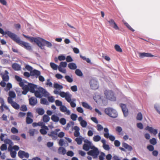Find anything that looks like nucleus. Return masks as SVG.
<instances>
[{
    "label": "nucleus",
    "mask_w": 160,
    "mask_h": 160,
    "mask_svg": "<svg viewBox=\"0 0 160 160\" xmlns=\"http://www.w3.org/2000/svg\"><path fill=\"white\" fill-rule=\"evenodd\" d=\"M13 39V41L21 46H24L26 49L29 50L31 49V46L29 45V43L21 41L19 38L17 37V35H16L15 37Z\"/></svg>",
    "instance_id": "obj_4"
},
{
    "label": "nucleus",
    "mask_w": 160,
    "mask_h": 160,
    "mask_svg": "<svg viewBox=\"0 0 160 160\" xmlns=\"http://www.w3.org/2000/svg\"><path fill=\"white\" fill-rule=\"evenodd\" d=\"M74 123L73 122L71 121L69 123H68L67 124L66 126L64 128L66 130H68L71 127V125L73 126L74 125Z\"/></svg>",
    "instance_id": "obj_31"
},
{
    "label": "nucleus",
    "mask_w": 160,
    "mask_h": 160,
    "mask_svg": "<svg viewBox=\"0 0 160 160\" xmlns=\"http://www.w3.org/2000/svg\"><path fill=\"white\" fill-rule=\"evenodd\" d=\"M18 155L21 158H22L24 157L28 158L29 157V154L28 153L26 152L25 151L22 150H20L18 152Z\"/></svg>",
    "instance_id": "obj_11"
},
{
    "label": "nucleus",
    "mask_w": 160,
    "mask_h": 160,
    "mask_svg": "<svg viewBox=\"0 0 160 160\" xmlns=\"http://www.w3.org/2000/svg\"><path fill=\"white\" fill-rule=\"evenodd\" d=\"M114 48L117 51L120 52H122V50L119 45L116 44L114 46Z\"/></svg>",
    "instance_id": "obj_40"
},
{
    "label": "nucleus",
    "mask_w": 160,
    "mask_h": 160,
    "mask_svg": "<svg viewBox=\"0 0 160 160\" xmlns=\"http://www.w3.org/2000/svg\"><path fill=\"white\" fill-rule=\"evenodd\" d=\"M67 81L69 82H73V79L68 75H66L65 77Z\"/></svg>",
    "instance_id": "obj_42"
},
{
    "label": "nucleus",
    "mask_w": 160,
    "mask_h": 160,
    "mask_svg": "<svg viewBox=\"0 0 160 160\" xmlns=\"http://www.w3.org/2000/svg\"><path fill=\"white\" fill-rule=\"evenodd\" d=\"M104 131L105 132V133L104 134V136L105 138H109L110 140L112 141H114L115 140V138L114 136L112 135H109V130L108 128H104Z\"/></svg>",
    "instance_id": "obj_9"
},
{
    "label": "nucleus",
    "mask_w": 160,
    "mask_h": 160,
    "mask_svg": "<svg viewBox=\"0 0 160 160\" xmlns=\"http://www.w3.org/2000/svg\"><path fill=\"white\" fill-rule=\"evenodd\" d=\"M20 110L24 112L27 111V108L25 105H23L21 106Z\"/></svg>",
    "instance_id": "obj_62"
},
{
    "label": "nucleus",
    "mask_w": 160,
    "mask_h": 160,
    "mask_svg": "<svg viewBox=\"0 0 160 160\" xmlns=\"http://www.w3.org/2000/svg\"><path fill=\"white\" fill-rule=\"evenodd\" d=\"M142 116L141 112H139L137 116V119L138 120H142Z\"/></svg>",
    "instance_id": "obj_50"
},
{
    "label": "nucleus",
    "mask_w": 160,
    "mask_h": 160,
    "mask_svg": "<svg viewBox=\"0 0 160 160\" xmlns=\"http://www.w3.org/2000/svg\"><path fill=\"white\" fill-rule=\"evenodd\" d=\"M4 142L6 144H12V142L11 141V140L8 138L5 139L4 140Z\"/></svg>",
    "instance_id": "obj_60"
},
{
    "label": "nucleus",
    "mask_w": 160,
    "mask_h": 160,
    "mask_svg": "<svg viewBox=\"0 0 160 160\" xmlns=\"http://www.w3.org/2000/svg\"><path fill=\"white\" fill-rule=\"evenodd\" d=\"M66 60L68 62H70L73 61V59L70 56H68L66 57Z\"/></svg>",
    "instance_id": "obj_59"
},
{
    "label": "nucleus",
    "mask_w": 160,
    "mask_h": 160,
    "mask_svg": "<svg viewBox=\"0 0 160 160\" xmlns=\"http://www.w3.org/2000/svg\"><path fill=\"white\" fill-rule=\"evenodd\" d=\"M33 121V119L31 118L30 117H27L26 118V122L27 124H31L32 123Z\"/></svg>",
    "instance_id": "obj_52"
},
{
    "label": "nucleus",
    "mask_w": 160,
    "mask_h": 160,
    "mask_svg": "<svg viewBox=\"0 0 160 160\" xmlns=\"http://www.w3.org/2000/svg\"><path fill=\"white\" fill-rule=\"evenodd\" d=\"M11 138L14 141H19L20 140V138L18 136L15 135H12L11 136Z\"/></svg>",
    "instance_id": "obj_38"
},
{
    "label": "nucleus",
    "mask_w": 160,
    "mask_h": 160,
    "mask_svg": "<svg viewBox=\"0 0 160 160\" xmlns=\"http://www.w3.org/2000/svg\"><path fill=\"white\" fill-rule=\"evenodd\" d=\"M120 107L122 108L123 115L125 117H127L128 114V110L126 108V106L124 104H120Z\"/></svg>",
    "instance_id": "obj_12"
},
{
    "label": "nucleus",
    "mask_w": 160,
    "mask_h": 160,
    "mask_svg": "<svg viewBox=\"0 0 160 160\" xmlns=\"http://www.w3.org/2000/svg\"><path fill=\"white\" fill-rule=\"evenodd\" d=\"M54 87L55 88L58 89L59 90L63 88V87L60 84L57 83H55L54 84Z\"/></svg>",
    "instance_id": "obj_33"
},
{
    "label": "nucleus",
    "mask_w": 160,
    "mask_h": 160,
    "mask_svg": "<svg viewBox=\"0 0 160 160\" xmlns=\"http://www.w3.org/2000/svg\"><path fill=\"white\" fill-rule=\"evenodd\" d=\"M92 139L93 141L94 142H98L101 140V137L100 136L98 135H97L94 136Z\"/></svg>",
    "instance_id": "obj_35"
},
{
    "label": "nucleus",
    "mask_w": 160,
    "mask_h": 160,
    "mask_svg": "<svg viewBox=\"0 0 160 160\" xmlns=\"http://www.w3.org/2000/svg\"><path fill=\"white\" fill-rule=\"evenodd\" d=\"M97 129L98 131H100L102 130L103 129V128L101 125L100 124H98L97 125Z\"/></svg>",
    "instance_id": "obj_57"
},
{
    "label": "nucleus",
    "mask_w": 160,
    "mask_h": 160,
    "mask_svg": "<svg viewBox=\"0 0 160 160\" xmlns=\"http://www.w3.org/2000/svg\"><path fill=\"white\" fill-rule=\"evenodd\" d=\"M42 128L40 129V132L42 135H45L47 133V131L49 129L48 127L45 126L41 128Z\"/></svg>",
    "instance_id": "obj_22"
},
{
    "label": "nucleus",
    "mask_w": 160,
    "mask_h": 160,
    "mask_svg": "<svg viewBox=\"0 0 160 160\" xmlns=\"http://www.w3.org/2000/svg\"><path fill=\"white\" fill-rule=\"evenodd\" d=\"M122 145V147L129 151H131L132 150V148L131 146L128 145L125 142H123Z\"/></svg>",
    "instance_id": "obj_24"
},
{
    "label": "nucleus",
    "mask_w": 160,
    "mask_h": 160,
    "mask_svg": "<svg viewBox=\"0 0 160 160\" xmlns=\"http://www.w3.org/2000/svg\"><path fill=\"white\" fill-rule=\"evenodd\" d=\"M85 143L83 144V149L86 151H88L92 146H94L92 145L91 142L88 140H85L84 141Z\"/></svg>",
    "instance_id": "obj_7"
},
{
    "label": "nucleus",
    "mask_w": 160,
    "mask_h": 160,
    "mask_svg": "<svg viewBox=\"0 0 160 160\" xmlns=\"http://www.w3.org/2000/svg\"><path fill=\"white\" fill-rule=\"evenodd\" d=\"M60 123L62 125H65L66 123V119L64 118H62L60 120L59 119Z\"/></svg>",
    "instance_id": "obj_44"
},
{
    "label": "nucleus",
    "mask_w": 160,
    "mask_h": 160,
    "mask_svg": "<svg viewBox=\"0 0 160 160\" xmlns=\"http://www.w3.org/2000/svg\"><path fill=\"white\" fill-rule=\"evenodd\" d=\"M69 92H60L59 95L62 98H65V97H66L67 95L68 94Z\"/></svg>",
    "instance_id": "obj_41"
},
{
    "label": "nucleus",
    "mask_w": 160,
    "mask_h": 160,
    "mask_svg": "<svg viewBox=\"0 0 160 160\" xmlns=\"http://www.w3.org/2000/svg\"><path fill=\"white\" fill-rule=\"evenodd\" d=\"M12 68L16 71H18L20 70L21 67L18 63H14L12 64Z\"/></svg>",
    "instance_id": "obj_25"
},
{
    "label": "nucleus",
    "mask_w": 160,
    "mask_h": 160,
    "mask_svg": "<svg viewBox=\"0 0 160 160\" xmlns=\"http://www.w3.org/2000/svg\"><path fill=\"white\" fill-rule=\"evenodd\" d=\"M13 108L16 110H18L20 108V105L19 104L14 102L11 105Z\"/></svg>",
    "instance_id": "obj_37"
},
{
    "label": "nucleus",
    "mask_w": 160,
    "mask_h": 160,
    "mask_svg": "<svg viewBox=\"0 0 160 160\" xmlns=\"http://www.w3.org/2000/svg\"><path fill=\"white\" fill-rule=\"evenodd\" d=\"M150 142L153 145H155L157 143L156 140L155 138H152L150 140Z\"/></svg>",
    "instance_id": "obj_56"
},
{
    "label": "nucleus",
    "mask_w": 160,
    "mask_h": 160,
    "mask_svg": "<svg viewBox=\"0 0 160 160\" xmlns=\"http://www.w3.org/2000/svg\"><path fill=\"white\" fill-rule=\"evenodd\" d=\"M139 56L141 58H143L145 57H152L154 56L150 53L140 52L139 53Z\"/></svg>",
    "instance_id": "obj_18"
},
{
    "label": "nucleus",
    "mask_w": 160,
    "mask_h": 160,
    "mask_svg": "<svg viewBox=\"0 0 160 160\" xmlns=\"http://www.w3.org/2000/svg\"><path fill=\"white\" fill-rule=\"evenodd\" d=\"M29 104L31 106H34L37 103V99L35 97H31L29 99Z\"/></svg>",
    "instance_id": "obj_17"
},
{
    "label": "nucleus",
    "mask_w": 160,
    "mask_h": 160,
    "mask_svg": "<svg viewBox=\"0 0 160 160\" xmlns=\"http://www.w3.org/2000/svg\"><path fill=\"white\" fill-rule=\"evenodd\" d=\"M11 131L13 134L17 133L18 132V129L14 127H13L11 128Z\"/></svg>",
    "instance_id": "obj_47"
},
{
    "label": "nucleus",
    "mask_w": 160,
    "mask_h": 160,
    "mask_svg": "<svg viewBox=\"0 0 160 160\" xmlns=\"http://www.w3.org/2000/svg\"><path fill=\"white\" fill-rule=\"evenodd\" d=\"M0 33L3 35L6 34L8 35L13 40L14 39H13L16 35L14 33L9 31H6L4 32L2 28H0Z\"/></svg>",
    "instance_id": "obj_6"
},
{
    "label": "nucleus",
    "mask_w": 160,
    "mask_h": 160,
    "mask_svg": "<svg viewBox=\"0 0 160 160\" xmlns=\"http://www.w3.org/2000/svg\"><path fill=\"white\" fill-rule=\"evenodd\" d=\"M41 38L38 39L36 38H33L32 39V42H34L37 44L41 49H42V47L43 46V43L42 42L41 40Z\"/></svg>",
    "instance_id": "obj_13"
},
{
    "label": "nucleus",
    "mask_w": 160,
    "mask_h": 160,
    "mask_svg": "<svg viewBox=\"0 0 160 160\" xmlns=\"http://www.w3.org/2000/svg\"><path fill=\"white\" fill-rule=\"evenodd\" d=\"M50 66L51 68L54 70H57L58 68V66L57 65L53 62H50Z\"/></svg>",
    "instance_id": "obj_36"
},
{
    "label": "nucleus",
    "mask_w": 160,
    "mask_h": 160,
    "mask_svg": "<svg viewBox=\"0 0 160 160\" xmlns=\"http://www.w3.org/2000/svg\"><path fill=\"white\" fill-rule=\"evenodd\" d=\"M80 124L83 128L86 127L87 125V122L84 120L81 121Z\"/></svg>",
    "instance_id": "obj_48"
},
{
    "label": "nucleus",
    "mask_w": 160,
    "mask_h": 160,
    "mask_svg": "<svg viewBox=\"0 0 160 160\" xmlns=\"http://www.w3.org/2000/svg\"><path fill=\"white\" fill-rule=\"evenodd\" d=\"M60 109L61 112H65L67 111V108L65 106L62 105L60 107Z\"/></svg>",
    "instance_id": "obj_51"
},
{
    "label": "nucleus",
    "mask_w": 160,
    "mask_h": 160,
    "mask_svg": "<svg viewBox=\"0 0 160 160\" xmlns=\"http://www.w3.org/2000/svg\"><path fill=\"white\" fill-rule=\"evenodd\" d=\"M0 149L2 151L6 150L7 149V146L6 144H2L0 147Z\"/></svg>",
    "instance_id": "obj_53"
},
{
    "label": "nucleus",
    "mask_w": 160,
    "mask_h": 160,
    "mask_svg": "<svg viewBox=\"0 0 160 160\" xmlns=\"http://www.w3.org/2000/svg\"><path fill=\"white\" fill-rule=\"evenodd\" d=\"M9 97L14 98L16 97V94L13 91H9Z\"/></svg>",
    "instance_id": "obj_45"
},
{
    "label": "nucleus",
    "mask_w": 160,
    "mask_h": 160,
    "mask_svg": "<svg viewBox=\"0 0 160 160\" xmlns=\"http://www.w3.org/2000/svg\"><path fill=\"white\" fill-rule=\"evenodd\" d=\"M72 97V95L69 92L67 95L65 97V99L68 102H71L72 100L71 98Z\"/></svg>",
    "instance_id": "obj_34"
},
{
    "label": "nucleus",
    "mask_w": 160,
    "mask_h": 160,
    "mask_svg": "<svg viewBox=\"0 0 160 160\" xmlns=\"http://www.w3.org/2000/svg\"><path fill=\"white\" fill-rule=\"evenodd\" d=\"M36 112L40 115H42L44 113V109L42 108H38L36 109Z\"/></svg>",
    "instance_id": "obj_28"
},
{
    "label": "nucleus",
    "mask_w": 160,
    "mask_h": 160,
    "mask_svg": "<svg viewBox=\"0 0 160 160\" xmlns=\"http://www.w3.org/2000/svg\"><path fill=\"white\" fill-rule=\"evenodd\" d=\"M145 129L149 131L151 133H152L154 135H156L158 133L157 130V129H153L152 127L147 126L145 128Z\"/></svg>",
    "instance_id": "obj_16"
},
{
    "label": "nucleus",
    "mask_w": 160,
    "mask_h": 160,
    "mask_svg": "<svg viewBox=\"0 0 160 160\" xmlns=\"http://www.w3.org/2000/svg\"><path fill=\"white\" fill-rule=\"evenodd\" d=\"M82 105L84 108L92 110V108L86 102H82Z\"/></svg>",
    "instance_id": "obj_29"
},
{
    "label": "nucleus",
    "mask_w": 160,
    "mask_h": 160,
    "mask_svg": "<svg viewBox=\"0 0 160 160\" xmlns=\"http://www.w3.org/2000/svg\"><path fill=\"white\" fill-rule=\"evenodd\" d=\"M90 87L92 89L96 90L98 88V82L95 80L92 79L90 81Z\"/></svg>",
    "instance_id": "obj_10"
},
{
    "label": "nucleus",
    "mask_w": 160,
    "mask_h": 160,
    "mask_svg": "<svg viewBox=\"0 0 160 160\" xmlns=\"http://www.w3.org/2000/svg\"><path fill=\"white\" fill-rule=\"evenodd\" d=\"M32 76L37 75L38 76L40 75V72L38 70L34 69L30 72Z\"/></svg>",
    "instance_id": "obj_27"
},
{
    "label": "nucleus",
    "mask_w": 160,
    "mask_h": 160,
    "mask_svg": "<svg viewBox=\"0 0 160 160\" xmlns=\"http://www.w3.org/2000/svg\"><path fill=\"white\" fill-rule=\"evenodd\" d=\"M105 156V154L104 152H102L101 155L99 156V159L100 160H104V157Z\"/></svg>",
    "instance_id": "obj_64"
},
{
    "label": "nucleus",
    "mask_w": 160,
    "mask_h": 160,
    "mask_svg": "<svg viewBox=\"0 0 160 160\" xmlns=\"http://www.w3.org/2000/svg\"><path fill=\"white\" fill-rule=\"evenodd\" d=\"M71 118L73 121H75L78 117L77 115L75 114L72 113L71 115Z\"/></svg>",
    "instance_id": "obj_54"
},
{
    "label": "nucleus",
    "mask_w": 160,
    "mask_h": 160,
    "mask_svg": "<svg viewBox=\"0 0 160 160\" xmlns=\"http://www.w3.org/2000/svg\"><path fill=\"white\" fill-rule=\"evenodd\" d=\"M104 93L105 98L107 99L112 101L116 100V97L112 91L109 90H106L104 91Z\"/></svg>",
    "instance_id": "obj_3"
},
{
    "label": "nucleus",
    "mask_w": 160,
    "mask_h": 160,
    "mask_svg": "<svg viewBox=\"0 0 160 160\" xmlns=\"http://www.w3.org/2000/svg\"><path fill=\"white\" fill-rule=\"evenodd\" d=\"M37 88V86L32 83H29V91L32 93L35 92V89Z\"/></svg>",
    "instance_id": "obj_20"
},
{
    "label": "nucleus",
    "mask_w": 160,
    "mask_h": 160,
    "mask_svg": "<svg viewBox=\"0 0 160 160\" xmlns=\"http://www.w3.org/2000/svg\"><path fill=\"white\" fill-rule=\"evenodd\" d=\"M60 131L59 129H56L48 133V135L51 137L52 139L56 140L58 138V133Z\"/></svg>",
    "instance_id": "obj_8"
},
{
    "label": "nucleus",
    "mask_w": 160,
    "mask_h": 160,
    "mask_svg": "<svg viewBox=\"0 0 160 160\" xmlns=\"http://www.w3.org/2000/svg\"><path fill=\"white\" fill-rule=\"evenodd\" d=\"M41 40L42 42L43 43V46L45 45H46L47 47L49 48L52 47V45L50 42L48 41L43 39H41Z\"/></svg>",
    "instance_id": "obj_23"
},
{
    "label": "nucleus",
    "mask_w": 160,
    "mask_h": 160,
    "mask_svg": "<svg viewBox=\"0 0 160 160\" xmlns=\"http://www.w3.org/2000/svg\"><path fill=\"white\" fill-rule=\"evenodd\" d=\"M50 118L47 115H44L43 117V121L44 122H47L49 121Z\"/></svg>",
    "instance_id": "obj_32"
},
{
    "label": "nucleus",
    "mask_w": 160,
    "mask_h": 160,
    "mask_svg": "<svg viewBox=\"0 0 160 160\" xmlns=\"http://www.w3.org/2000/svg\"><path fill=\"white\" fill-rule=\"evenodd\" d=\"M82 138L77 137L75 139V141L77 142L78 144L80 145L82 143Z\"/></svg>",
    "instance_id": "obj_39"
},
{
    "label": "nucleus",
    "mask_w": 160,
    "mask_h": 160,
    "mask_svg": "<svg viewBox=\"0 0 160 160\" xmlns=\"http://www.w3.org/2000/svg\"><path fill=\"white\" fill-rule=\"evenodd\" d=\"M46 85L48 86H49L50 87H52V83L50 81V79H48L47 80Z\"/></svg>",
    "instance_id": "obj_55"
},
{
    "label": "nucleus",
    "mask_w": 160,
    "mask_h": 160,
    "mask_svg": "<svg viewBox=\"0 0 160 160\" xmlns=\"http://www.w3.org/2000/svg\"><path fill=\"white\" fill-rule=\"evenodd\" d=\"M16 152L15 151H11L10 152V155L12 158H15L16 155Z\"/></svg>",
    "instance_id": "obj_61"
},
{
    "label": "nucleus",
    "mask_w": 160,
    "mask_h": 160,
    "mask_svg": "<svg viewBox=\"0 0 160 160\" xmlns=\"http://www.w3.org/2000/svg\"><path fill=\"white\" fill-rule=\"evenodd\" d=\"M61 66L60 65L58 67V68L59 71L63 73H66V71L65 69H62V68Z\"/></svg>",
    "instance_id": "obj_49"
},
{
    "label": "nucleus",
    "mask_w": 160,
    "mask_h": 160,
    "mask_svg": "<svg viewBox=\"0 0 160 160\" xmlns=\"http://www.w3.org/2000/svg\"><path fill=\"white\" fill-rule=\"evenodd\" d=\"M154 108L157 112L160 114V105H154Z\"/></svg>",
    "instance_id": "obj_43"
},
{
    "label": "nucleus",
    "mask_w": 160,
    "mask_h": 160,
    "mask_svg": "<svg viewBox=\"0 0 160 160\" xmlns=\"http://www.w3.org/2000/svg\"><path fill=\"white\" fill-rule=\"evenodd\" d=\"M58 152L59 154L65 155L66 153V150L64 148L60 147L58 149Z\"/></svg>",
    "instance_id": "obj_21"
},
{
    "label": "nucleus",
    "mask_w": 160,
    "mask_h": 160,
    "mask_svg": "<svg viewBox=\"0 0 160 160\" xmlns=\"http://www.w3.org/2000/svg\"><path fill=\"white\" fill-rule=\"evenodd\" d=\"M55 104L56 106L60 107L62 105V102L61 101L57 100L55 101Z\"/></svg>",
    "instance_id": "obj_58"
},
{
    "label": "nucleus",
    "mask_w": 160,
    "mask_h": 160,
    "mask_svg": "<svg viewBox=\"0 0 160 160\" xmlns=\"http://www.w3.org/2000/svg\"><path fill=\"white\" fill-rule=\"evenodd\" d=\"M8 72L7 70L5 71V73L4 74L1 73L0 74L3 80L4 81L8 82L9 80V77L8 75Z\"/></svg>",
    "instance_id": "obj_15"
},
{
    "label": "nucleus",
    "mask_w": 160,
    "mask_h": 160,
    "mask_svg": "<svg viewBox=\"0 0 160 160\" xmlns=\"http://www.w3.org/2000/svg\"><path fill=\"white\" fill-rule=\"evenodd\" d=\"M108 22L109 23L110 26L116 30L119 29V28L113 19H110L109 20H108Z\"/></svg>",
    "instance_id": "obj_14"
},
{
    "label": "nucleus",
    "mask_w": 160,
    "mask_h": 160,
    "mask_svg": "<svg viewBox=\"0 0 160 160\" xmlns=\"http://www.w3.org/2000/svg\"><path fill=\"white\" fill-rule=\"evenodd\" d=\"M76 74L79 76H82L83 75V74L81 71L79 69H77L75 70Z\"/></svg>",
    "instance_id": "obj_46"
},
{
    "label": "nucleus",
    "mask_w": 160,
    "mask_h": 160,
    "mask_svg": "<svg viewBox=\"0 0 160 160\" xmlns=\"http://www.w3.org/2000/svg\"><path fill=\"white\" fill-rule=\"evenodd\" d=\"M51 119L52 121L55 122H58L59 119V118L55 115H53L52 116Z\"/></svg>",
    "instance_id": "obj_30"
},
{
    "label": "nucleus",
    "mask_w": 160,
    "mask_h": 160,
    "mask_svg": "<svg viewBox=\"0 0 160 160\" xmlns=\"http://www.w3.org/2000/svg\"><path fill=\"white\" fill-rule=\"evenodd\" d=\"M105 113L109 117L115 118L117 117L118 113L117 111L114 109L111 108H107L105 109Z\"/></svg>",
    "instance_id": "obj_2"
},
{
    "label": "nucleus",
    "mask_w": 160,
    "mask_h": 160,
    "mask_svg": "<svg viewBox=\"0 0 160 160\" xmlns=\"http://www.w3.org/2000/svg\"><path fill=\"white\" fill-rule=\"evenodd\" d=\"M91 149L92 150L87 152L88 154L92 156L93 158H97L99 153V152L98 148L94 146H92Z\"/></svg>",
    "instance_id": "obj_5"
},
{
    "label": "nucleus",
    "mask_w": 160,
    "mask_h": 160,
    "mask_svg": "<svg viewBox=\"0 0 160 160\" xmlns=\"http://www.w3.org/2000/svg\"><path fill=\"white\" fill-rule=\"evenodd\" d=\"M33 93L37 98H41L42 96L47 97L49 95V93L45 89L41 87L39 88L38 90L35 91Z\"/></svg>",
    "instance_id": "obj_1"
},
{
    "label": "nucleus",
    "mask_w": 160,
    "mask_h": 160,
    "mask_svg": "<svg viewBox=\"0 0 160 160\" xmlns=\"http://www.w3.org/2000/svg\"><path fill=\"white\" fill-rule=\"evenodd\" d=\"M67 63L66 62H62L60 63V65L63 68H66L67 67Z\"/></svg>",
    "instance_id": "obj_63"
},
{
    "label": "nucleus",
    "mask_w": 160,
    "mask_h": 160,
    "mask_svg": "<svg viewBox=\"0 0 160 160\" xmlns=\"http://www.w3.org/2000/svg\"><path fill=\"white\" fill-rule=\"evenodd\" d=\"M68 66L70 69L75 70L77 68L76 64L73 62H71L69 63Z\"/></svg>",
    "instance_id": "obj_26"
},
{
    "label": "nucleus",
    "mask_w": 160,
    "mask_h": 160,
    "mask_svg": "<svg viewBox=\"0 0 160 160\" xmlns=\"http://www.w3.org/2000/svg\"><path fill=\"white\" fill-rule=\"evenodd\" d=\"M73 129L74 130V135L75 137H78L80 136V133L79 132L80 128L79 127L77 126H75L73 128Z\"/></svg>",
    "instance_id": "obj_19"
}]
</instances>
